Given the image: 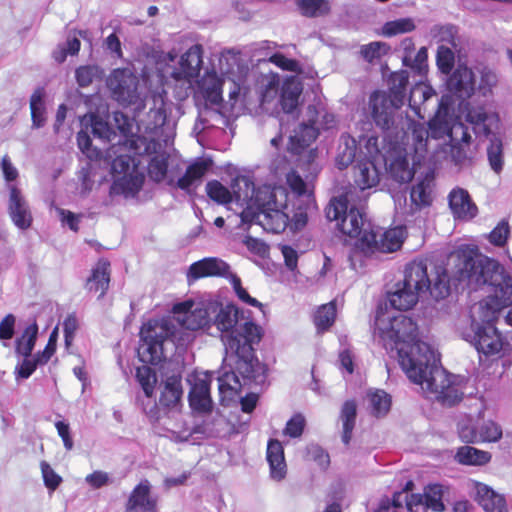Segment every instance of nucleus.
Segmentation results:
<instances>
[{"mask_svg": "<svg viewBox=\"0 0 512 512\" xmlns=\"http://www.w3.org/2000/svg\"><path fill=\"white\" fill-rule=\"evenodd\" d=\"M280 79L277 74L266 76L262 81L261 102L269 103L277 95Z\"/></svg>", "mask_w": 512, "mask_h": 512, "instance_id": "nucleus-53", "label": "nucleus"}, {"mask_svg": "<svg viewBox=\"0 0 512 512\" xmlns=\"http://www.w3.org/2000/svg\"><path fill=\"white\" fill-rule=\"evenodd\" d=\"M436 63L442 73L450 74L455 64L454 51L445 45H440L437 49Z\"/></svg>", "mask_w": 512, "mask_h": 512, "instance_id": "nucleus-50", "label": "nucleus"}, {"mask_svg": "<svg viewBox=\"0 0 512 512\" xmlns=\"http://www.w3.org/2000/svg\"><path fill=\"white\" fill-rule=\"evenodd\" d=\"M385 338L391 349L397 351L399 364L407 377L423 391L449 407L463 399L464 393L454 376L438 365L435 351L418 338V326L412 318L394 317Z\"/></svg>", "mask_w": 512, "mask_h": 512, "instance_id": "nucleus-1", "label": "nucleus"}, {"mask_svg": "<svg viewBox=\"0 0 512 512\" xmlns=\"http://www.w3.org/2000/svg\"><path fill=\"white\" fill-rule=\"evenodd\" d=\"M180 76L179 78H193L198 75L202 65V47L201 45L191 46L180 58Z\"/></svg>", "mask_w": 512, "mask_h": 512, "instance_id": "nucleus-23", "label": "nucleus"}, {"mask_svg": "<svg viewBox=\"0 0 512 512\" xmlns=\"http://www.w3.org/2000/svg\"><path fill=\"white\" fill-rule=\"evenodd\" d=\"M301 14L306 17H317L327 14L330 10L327 0H295Z\"/></svg>", "mask_w": 512, "mask_h": 512, "instance_id": "nucleus-38", "label": "nucleus"}, {"mask_svg": "<svg viewBox=\"0 0 512 512\" xmlns=\"http://www.w3.org/2000/svg\"><path fill=\"white\" fill-rule=\"evenodd\" d=\"M268 61L283 71L300 73L302 71L299 62L295 59H290L280 52L272 54Z\"/></svg>", "mask_w": 512, "mask_h": 512, "instance_id": "nucleus-55", "label": "nucleus"}, {"mask_svg": "<svg viewBox=\"0 0 512 512\" xmlns=\"http://www.w3.org/2000/svg\"><path fill=\"white\" fill-rule=\"evenodd\" d=\"M137 169L138 164L135 158L128 154L119 155L112 162L113 172L122 176H127V174Z\"/></svg>", "mask_w": 512, "mask_h": 512, "instance_id": "nucleus-52", "label": "nucleus"}, {"mask_svg": "<svg viewBox=\"0 0 512 512\" xmlns=\"http://www.w3.org/2000/svg\"><path fill=\"white\" fill-rule=\"evenodd\" d=\"M491 454L472 446H461L457 449L455 459L458 463L468 466H482L491 461Z\"/></svg>", "mask_w": 512, "mask_h": 512, "instance_id": "nucleus-28", "label": "nucleus"}, {"mask_svg": "<svg viewBox=\"0 0 512 512\" xmlns=\"http://www.w3.org/2000/svg\"><path fill=\"white\" fill-rule=\"evenodd\" d=\"M40 467L45 486L50 491H55L61 484L62 477L58 475L46 461H42Z\"/></svg>", "mask_w": 512, "mask_h": 512, "instance_id": "nucleus-56", "label": "nucleus"}, {"mask_svg": "<svg viewBox=\"0 0 512 512\" xmlns=\"http://www.w3.org/2000/svg\"><path fill=\"white\" fill-rule=\"evenodd\" d=\"M78 329V320L74 315H69L63 322V332L66 346H70L76 330Z\"/></svg>", "mask_w": 512, "mask_h": 512, "instance_id": "nucleus-63", "label": "nucleus"}, {"mask_svg": "<svg viewBox=\"0 0 512 512\" xmlns=\"http://www.w3.org/2000/svg\"><path fill=\"white\" fill-rule=\"evenodd\" d=\"M239 308L233 303L220 304L213 324L222 333L221 340L226 351L236 356V369L247 379H257L264 366L255 355L254 345L260 343L263 329L252 321L237 325Z\"/></svg>", "mask_w": 512, "mask_h": 512, "instance_id": "nucleus-2", "label": "nucleus"}, {"mask_svg": "<svg viewBox=\"0 0 512 512\" xmlns=\"http://www.w3.org/2000/svg\"><path fill=\"white\" fill-rule=\"evenodd\" d=\"M502 428L496 422L492 420L484 421L479 426V436L481 442H497L502 438Z\"/></svg>", "mask_w": 512, "mask_h": 512, "instance_id": "nucleus-51", "label": "nucleus"}, {"mask_svg": "<svg viewBox=\"0 0 512 512\" xmlns=\"http://www.w3.org/2000/svg\"><path fill=\"white\" fill-rule=\"evenodd\" d=\"M168 170V157L164 154L155 155L151 158L148 164L149 177L160 183L167 175Z\"/></svg>", "mask_w": 512, "mask_h": 512, "instance_id": "nucleus-44", "label": "nucleus"}, {"mask_svg": "<svg viewBox=\"0 0 512 512\" xmlns=\"http://www.w3.org/2000/svg\"><path fill=\"white\" fill-rule=\"evenodd\" d=\"M136 379L143 389L145 396L151 398L157 383L155 370L147 365L140 366L136 369Z\"/></svg>", "mask_w": 512, "mask_h": 512, "instance_id": "nucleus-37", "label": "nucleus"}, {"mask_svg": "<svg viewBox=\"0 0 512 512\" xmlns=\"http://www.w3.org/2000/svg\"><path fill=\"white\" fill-rule=\"evenodd\" d=\"M211 381L208 379H196L189 391V405L198 413H210L212 411V398L210 395Z\"/></svg>", "mask_w": 512, "mask_h": 512, "instance_id": "nucleus-18", "label": "nucleus"}, {"mask_svg": "<svg viewBox=\"0 0 512 512\" xmlns=\"http://www.w3.org/2000/svg\"><path fill=\"white\" fill-rule=\"evenodd\" d=\"M420 293L408 285H404L403 281L395 284V290L389 293L390 305L399 310L407 311L412 309L419 301Z\"/></svg>", "mask_w": 512, "mask_h": 512, "instance_id": "nucleus-21", "label": "nucleus"}, {"mask_svg": "<svg viewBox=\"0 0 512 512\" xmlns=\"http://www.w3.org/2000/svg\"><path fill=\"white\" fill-rule=\"evenodd\" d=\"M361 190L375 187L379 181V171L371 160H366L359 164V173L355 179Z\"/></svg>", "mask_w": 512, "mask_h": 512, "instance_id": "nucleus-33", "label": "nucleus"}, {"mask_svg": "<svg viewBox=\"0 0 512 512\" xmlns=\"http://www.w3.org/2000/svg\"><path fill=\"white\" fill-rule=\"evenodd\" d=\"M57 346V329H54L49 336L48 342L42 352L36 355L40 359V362L46 364L56 352Z\"/></svg>", "mask_w": 512, "mask_h": 512, "instance_id": "nucleus-62", "label": "nucleus"}, {"mask_svg": "<svg viewBox=\"0 0 512 512\" xmlns=\"http://www.w3.org/2000/svg\"><path fill=\"white\" fill-rule=\"evenodd\" d=\"M174 334V327L168 321L149 320L140 330V344L137 350L141 362L158 365L166 359L164 343Z\"/></svg>", "mask_w": 512, "mask_h": 512, "instance_id": "nucleus-8", "label": "nucleus"}, {"mask_svg": "<svg viewBox=\"0 0 512 512\" xmlns=\"http://www.w3.org/2000/svg\"><path fill=\"white\" fill-rule=\"evenodd\" d=\"M76 81L79 86H89L95 77V68L92 66H80L75 72Z\"/></svg>", "mask_w": 512, "mask_h": 512, "instance_id": "nucleus-61", "label": "nucleus"}, {"mask_svg": "<svg viewBox=\"0 0 512 512\" xmlns=\"http://www.w3.org/2000/svg\"><path fill=\"white\" fill-rule=\"evenodd\" d=\"M286 183L295 195L302 196L306 193L307 184L297 171L291 170L286 174Z\"/></svg>", "mask_w": 512, "mask_h": 512, "instance_id": "nucleus-58", "label": "nucleus"}, {"mask_svg": "<svg viewBox=\"0 0 512 512\" xmlns=\"http://www.w3.org/2000/svg\"><path fill=\"white\" fill-rule=\"evenodd\" d=\"M404 285L412 287L420 294L429 292L436 299H445L450 295V277L443 265H436L432 274L428 273L427 261L413 260L405 266Z\"/></svg>", "mask_w": 512, "mask_h": 512, "instance_id": "nucleus-6", "label": "nucleus"}, {"mask_svg": "<svg viewBox=\"0 0 512 512\" xmlns=\"http://www.w3.org/2000/svg\"><path fill=\"white\" fill-rule=\"evenodd\" d=\"M85 481L93 489H99V488H102L103 486H106L109 483L110 478H109L108 473H106L104 471L97 470V471L92 472L91 474H88L85 477Z\"/></svg>", "mask_w": 512, "mask_h": 512, "instance_id": "nucleus-64", "label": "nucleus"}, {"mask_svg": "<svg viewBox=\"0 0 512 512\" xmlns=\"http://www.w3.org/2000/svg\"><path fill=\"white\" fill-rule=\"evenodd\" d=\"M388 173L396 182L408 183L413 179L415 172L410 168L406 156H398L389 163Z\"/></svg>", "mask_w": 512, "mask_h": 512, "instance_id": "nucleus-34", "label": "nucleus"}, {"mask_svg": "<svg viewBox=\"0 0 512 512\" xmlns=\"http://www.w3.org/2000/svg\"><path fill=\"white\" fill-rule=\"evenodd\" d=\"M416 28L413 19L400 18L386 22L382 27V33L386 37L396 36L414 31Z\"/></svg>", "mask_w": 512, "mask_h": 512, "instance_id": "nucleus-40", "label": "nucleus"}, {"mask_svg": "<svg viewBox=\"0 0 512 512\" xmlns=\"http://www.w3.org/2000/svg\"><path fill=\"white\" fill-rule=\"evenodd\" d=\"M37 334V324L29 325L22 336L16 340V352L23 357H30L36 343Z\"/></svg>", "mask_w": 512, "mask_h": 512, "instance_id": "nucleus-36", "label": "nucleus"}, {"mask_svg": "<svg viewBox=\"0 0 512 512\" xmlns=\"http://www.w3.org/2000/svg\"><path fill=\"white\" fill-rule=\"evenodd\" d=\"M222 86V80L215 74L204 78L202 82V89L205 100L212 105L221 104L223 101Z\"/></svg>", "mask_w": 512, "mask_h": 512, "instance_id": "nucleus-35", "label": "nucleus"}, {"mask_svg": "<svg viewBox=\"0 0 512 512\" xmlns=\"http://www.w3.org/2000/svg\"><path fill=\"white\" fill-rule=\"evenodd\" d=\"M206 193L212 201L218 204L226 205L232 201L230 190L218 180L207 182Z\"/></svg>", "mask_w": 512, "mask_h": 512, "instance_id": "nucleus-43", "label": "nucleus"}, {"mask_svg": "<svg viewBox=\"0 0 512 512\" xmlns=\"http://www.w3.org/2000/svg\"><path fill=\"white\" fill-rule=\"evenodd\" d=\"M288 197L287 191L282 187H264L257 192L255 201L258 209V224L264 230L279 234L288 228L290 223Z\"/></svg>", "mask_w": 512, "mask_h": 512, "instance_id": "nucleus-5", "label": "nucleus"}, {"mask_svg": "<svg viewBox=\"0 0 512 512\" xmlns=\"http://www.w3.org/2000/svg\"><path fill=\"white\" fill-rule=\"evenodd\" d=\"M266 458L273 480L281 481L287 473V465L282 443L277 439H269L267 443Z\"/></svg>", "mask_w": 512, "mask_h": 512, "instance_id": "nucleus-20", "label": "nucleus"}, {"mask_svg": "<svg viewBox=\"0 0 512 512\" xmlns=\"http://www.w3.org/2000/svg\"><path fill=\"white\" fill-rule=\"evenodd\" d=\"M230 265L217 257H206L192 263L187 271V280L192 283L207 277L227 278Z\"/></svg>", "mask_w": 512, "mask_h": 512, "instance_id": "nucleus-11", "label": "nucleus"}, {"mask_svg": "<svg viewBox=\"0 0 512 512\" xmlns=\"http://www.w3.org/2000/svg\"><path fill=\"white\" fill-rule=\"evenodd\" d=\"M447 88L460 99L469 98L474 90V75L467 66H458L447 81Z\"/></svg>", "mask_w": 512, "mask_h": 512, "instance_id": "nucleus-17", "label": "nucleus"}, {"mask_svg": "<svg viewBox=\"0 0 512 512\" xmlns=\"http://www.w3.org/2000/svg\"><path fill=\"white\" fill-rule=\"evenodd\" d=\"M473 343L477 351L486 356L498 354L503 348L502 336L491 322L477 327Z\"/></svg>", "mask_w": 512, "mask_h": 512, "instance_id": "nucleus-13", "label": "nucleus"}, {"mask_svg": "<svg viewBox=\"0 0 512 512\" xmlns=\"http://www.w3.org/2000/svg\"><path fill=\"white\" fill-rule=\"evenodd\" d=\"M8 210L13 223L20 229H27L32 224V214L21 190L16 185L9 186Z\"/></svg>", "mask_w": 512, "mask_h": 512, "instance_id": "nucleus-15", "label": "nucleus"}, {"mask_svg": "<svg viewBox=\"0 0 512 512\" xmlns=\"http://www.w3.org/2000/svg\"><path fill=\"white\" fill-rule=\"evenodd\" d=\"M348 194L333 197L325 208L329 221H336V229L345 237L357 239L356 246L362 251V239L372 231L373 225L357 208L348 210Z\"/></svg>", "mask_w": 512, "mask_h": 512, "instance_id": "nucleus-7", "label": "nucleus"}, {"mask_svg": "<svg viewBox=\"0 0 512 512\" xmlns=\"http://www.w3.org/2000/svg\"><path fill=\"white\" fill-rule=\"evenodd\" d=\"M458 434L464 443H482L479 436V427L472 425H462L458 429Z\"/></svg>", "mask_w": 512, "mask_h": 512, "instance_id": "nucleus-60", "label": "nucleus"}, {"mask_svg": "<svg viewBox=\"0 0 512 512\" xmlns=\"http://www.w3.org/2000/svg\"><path fill=\"white\" fill-rule=\"evenodd\" d=\"M455 258L459 281L493 288V294L487 302L491 309L501 310L512 305V277L497 260L472 250L457 251Z\"/></svg>", "mask_w": 512, "mask_h": 512, "instance_id": "nucleus-3", "label": "nucleus"}, {"mask_svg": "<svg viewBox=\"0 0 512 512\" xmlns=\"http://www.w3.org/2000/svg\"><path fill=\"white\" fill-rule=\"evenodd\" d=\"M307 114L309 116L307 123H301L292 139L296 140L301 147L309 146L310 143L316 140L319 131L315 124L317 122L318 111L314 105L307 107Z\"/></svg>", "mask_w": 512, "mask_h": 512, "instance_id": "nucleus-24", "label": "nucleus"}, {"mask_svg": "<svg viewBox=\"0 0 512 512\" xmlns=\"http://www.w3.org/2000/svg\"><path fill=\"white\" fill-rule=\"evenodd\" d=\"M475 500L485 512H507V503L504 495L497 493L487 484L475 483Z\"/></svg>", "mask_w": 512, "mask_h": 512, "instance_id": "nucleus-19", "label": "nucleus"}, {"mask_svg": "<svg viewBox=\"0 0 512 512\" xmlns=\"http://www.w3.org/2000/svg\"><path fill=\"white\" fill-rule=\"evenodd\" d=\"M305 428V418L301 414H295L287 421L283 434L292 438L300 437Z\"/></svg>", "mask_w": 512, "mask_h": 512, "instance_id": "nucleus-57", "label": "nucleus"}, {"mask_svg": "<svg viewBox=\"0 0 512 512\" xmlns=\"http://www.w3.org/2000/svg\"><path fill=\"white\" fill-rule=\"evenodd\" d=\"M213 161L210 158H200L190 164L182 177L177 180V187L189 191L190 187L206 175L212 167Z\"/></svg>", "mask_w": 512, "mask_h": 512, "instance_id": "nucleus-22", "label": "nucleus"}, {"mask_svg": "<svg viewBox=\"0 0 512 512\" xmlns=\"http://www.w3.org/2000/svg\"><path fill=\"white\" fill-rule=\"evenodd\" d=\"M117 184L124 193H138L144 184V175L137 169L119 178Z\"/></svg>", "mask_w": 512, "mask_h": 512, "instance_id": "nucleus-47", "label": "nucleus"}, {"mask_svg": "<svg viewBox=\"0 0 512 512\" xmlns=\"http://www.w3.org/2000/svg\"><path fill=\"white\" fill-rule=\"evenodd\" d=\"M41 365H44V363L40 362V359L37 355H35L32 359L29 357H24V360L18 369V376L20 378L27 379L33 374L36 368Z\"/></svg>", "mask_w": 512, "mask_h": 512, "instance_id": "nucleus-59", "label": "nucleus"}, {"mask_svg": "<svg viewBox=\"0 0 512 512\" xmlns=\"http://www.w3.org/2000/svg\"><path fill=\"white\" fill-rule=\"evenodd\" d=\"M404 242V231L401 227H394L382 231L373 226L362 239V252L364 254L392 253L399 250Z\"/></svg>", "mask_w": 512, "mask_h": 512, "instance_id": "nucleus-9", "label": "nucleus"}, {"mask_svg": "<svg viewBox=\"0 0 512 512\" xmlns=\"http://www.w3.org/2000/svg\"><path fill=\"white\" fill-rule=\"evenodd\" d=\"M157 499L151 495V485L143 480L131 491L126 504L125 512H157Z\"/></svg>", "mask_w": 512, "mask_h": 512, "instance_id": "nucleus-14", "label": "nucleus"}, {"mask_svg": "<svg viewBox=\"0 0 512 512\" xmlns=\"http://www.w3.org/2000/svg\"><path fill=\"white\" fill-rule=\"evenodd\" d=\"M370 402L372 406V413L375 416L385 415L391 406V398L388 393L383 390H377L370 394Z\"/></svg>", "mask_w": 512, "mask_h": 512, "instance_id": "nucleus-49", "label": "nucleus"}, {"mask_svg": "<svg viewBox=\"0 0 512 512\" xmlns=\"http://www.w3.org/2000/svg\"><path fill=\"white\" fill-rule=\"evenodd\" d=\"M410 200L412 205L415 206V210H420L431 205L432 198L428 191V186L423 181L412 186Z\"/></svg>", "mask_w": 512, "mask_h": 512, "instance_id": "nucleus-45", "label": "nucleus"}, {"mask_svg": "<svg viewBox=\"0 0 512 512\" xmlns=\"http://www.w3.org/2000/svg\"><path fill=\"white\" fill-rule=\"evenodd\" d=\"M443 491L440 484L428 485L424 492V504L434 512H443L445 505L442 501Z\"/></svg>", "mask_w": 512, "mask_h": 512, "instance_id": "nucleus-41", "label": "nucleus"}, {"mask_svg": "<svg viewBox=\"0 0 512 512\" xmlns=\"http://www.w3.org/2000/svg\"><path fill=\"white\" fill-rule=\"evenodd\" d=\"M182 394L181 378L175 375L169 376L164 381L159 403L162 407L173 408L180 402Z\"/></svg>", "mask_w": 512, "mask_h": 512, "instance_id": "nucleus-26", "label": "nucleus"}, {"mask_svg": "<svg viewBox=\"0 0 512 512\" xmlns=\"http://www.w3.org/2000/svg\"><path fill=\"white\" fill-rule=\"evenodd\" d=\"M264 366L263 374H261L257 379H247L244 378L235 368L233 371L224 372L219 378V390L221 393L225 391H233L240 392L243 385L249 384L251 382L259 383L262 382L265 378L266 366Z\"/></svg>", "mask_w": 512, "mask_h": 512, "instance_id": "nucleus-25", "label": "nucleus"}, {"mask_svg": "<svg viewBox=\"0 0 512 512\" xmlns=\"http://www.w3.org/2000/svg\"><path fill=\"white\" fill-rule=\"evenodd\" d=\"M357 153V141L348 133L340 137V144L336 156V165L340 170L347 168L355 160Z\"/></svg>", "mask_w": 512, "mask_h": 512, "instance_id": "nucleus-29", "label": "nucleus"}, {"mask_svg": "<svg viewBox=\"0 0 512 512\" xmlns=\"http://www.w3.org/2000/svg\"><path fill=\"white\" fill-rule=\"evenodd\" d=\"M409 83L407 71L393 73L390 77L389 92L374 91L369 97L370 114L382 130L395 125V115L403 105Z\"/></svg>", "mask_w": 512, "mask_h": 512, "instance_id": "nucleus-4", "label": "nucleus"}, {"mask_svg": "<svg viewBox=\"0 0 512 512\" xmlns=\"http://www.w3.org/2000/svg\"><path fill=\"white\" fill-rule=\"evenodd\" d=\"M111 274L110 261L107 258H99L85 281V290L97 294V299L104 298L110 288Z\"/></svg>", "mask_w": 512, "mask_h": 512, "instance_id": "nucleus-12", "label": "nucleus"}, {"mask_svg": "<svg viewBox=\"0 0 512 512\" xmlns=\"http://www.w3.org/2000/svg\"><path fill=\"white\" fill-rule=\"evenodd\" d=\"M510 235V227L507 220H501L494 229L489 233L488 240L497 247H503Z\"/></svg>", "mask_w": 512, "mask_h": 512, "instance_id": "nucleus-54", "label": "nucleus"}, {"mask_svg": "<svg viewBox=\"0 0 512 512\" xmlns=\"http://www.w3.org/2000/svg\"><path fill=\"white\" fill-rule=\"evenodd\" d=\"M301 93L302 86L298 81L293 78L284 81L281 88L280 105L285 113L290 114L296 110Z\"/></svg>", "mask_w": 512, "mask_h": 512, "instance_id": "nucleus-27", "label": "nucleus"}, {"mask_svg": "<svg viewBox=\"0 0 512 512\" xmlns=\"http://www.w3.org/2000/svg\"><path fill=\"white\" fill-rule=\"evenodd\" d=\"M194 303L191 300L183 301L174 304L172 311L174 314H184V318L182 322L186 326L187 329L197 330L201 328L204 324L203 320L195 322L196 314L191 311Z\"/></svg>", "mask_w": 512, "mask_h": 512, "instance_id": "nucleus-39", "label": "nucleus"}, {"mask_svg": "<svg viewBox=\"0 0 512 512\" xmlns=\"http://www.w3.org/2000/svg\"><path fill=\"white\" fill-rule=\"evenodd\" d=\"M390 129L399 130L403 132V134H407L408 131H411L412 138L418 145L426 144L428 139V130L425 124L416 122L408 116H406L405 119L401 116L398 121L395 118V125Z\"/></svg>", "mask_w": 512, "mask_h": 512, "instance_id": "nucleus-30", "label": "nucleus"}, {"mask_svg": "<svg viewBox=\"0 0 512 512\" xmlns=\"http://www.w3.org/2000/svg\"><path fill=\"white\" fill-rule=\"evenodd\" d=\"M138 84V78L127 68L114 69L107 78V86L113 98L124 106L138 101Z\"/></svg>", "mask_w": 512, "mask_h": 512, "instance_id": "nucleus-10", "label": "nucleus"}, {"mask_svg": "<svg viewBox=\"0 0 512 512\" xmlns=\"http://www.w3.org/2000/svg\"><path fill=\"white\" fill-rule=\"evenodd\" d=\"M449 208L453 216L459 220H471L476 217L478 208L467 190L456 187L448 195Z\"/></svg>", "mask_w": 512, "mask_h": 512, "instance_id": "nucleus-16", "label": "nucleus"}, {"mask_svg": "<svg viewBox=\"0 0 512 512\" xmlns=\"http://www.w3.org/2000/svg\"><path fill=\"white\" fill-rule=\"evenodd\" d=\"M336 315L337 306L335 301H330L319 306L313 317V322L317 332L324 333L328 331L335 323Z\"/></svg>", "mask_w": 512, "mask_h": 512, "instance_id": "nucleus-32", "label": "nucleus"}, {"mask_svg": "<svg viewBox=\"0 0 512 512\" xmlns=\"http://www.w3.org/2000/svg\"><path fill=\"white\" fill-rule=\"evenodd\" d=\"M487 155L489 164L493 171L500 173L503 168V145L499 138L491 140V143L487 148Z\"/></svg>", "mask_w": 512, "mask_h": 512, "instance_id": "nucleus-48", "label": "nucleus"}, {"mask_svg": "<svg viewBox=\"0 0 512 512\" xmlns=\"http://www.w3.org/2000/svg\"><path fill=\"white\" fill-rule=\"evenodd\" d=\"M44 89L42 87H38L30 98V110L33 124L36 127H41L44 124Z\"/></svg>", "mask_w": 512, "mask_h": 512, "instance_id": "nucleus-42", "label": "nucleus"}, {"mask_svg": "<svg viewBox=\"0 0 512 512\" xmlns=\"http://www.w3.org/2000/svg\"><path fill=\"white\" fill-rule=\"evenodd\" d=\"M388 51L389 46L386 43L374 41L369 44L362 45L360 48V55L366 62L371 64L375 60H380L383 55L388 53Z\"/></svg>", "mask_w": 512, "mask_h": 512, "instance_id": "nucleus-46", "label": "nucleus"}, {"mask_svg": "<svg viewBox=\"0 0 512 512\" xmlns=\"http://www.w3.org/2000/svg\"><path fill=\"white\" fill-rule=\"evenodd\" d=\"M357 417V404L355 400H346L340 411V419L342 421V441L348 445L352 438Z\"/></svg>", "mask_w": 512, "mask_h": 512, "instance_id": "nucleus-31", "label": "nucleus"}]
</instances>
